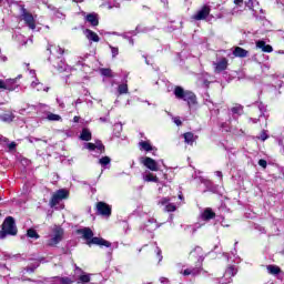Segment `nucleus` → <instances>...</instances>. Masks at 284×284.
Here are the masks:
<instances>
[{
  "label": "nucleus",
  "instance_id": "obj_1",
  "mask_svg": "<svg viewBox=\"0 0 284 284\" xmlns=\"http://www.w3.org/2000/svg\"><path fill=\"white\" fill-rule=\"evenodd\" d=\"M201 247H195L193 251L190 252L189 258L191 261H195V267H189L182 271L180 274L182 276H192L196 278V276H201V272H203V254Z\"/></svg>",
  "mask_w": 284,
  "mask_h": 284
},
{
  "label": "nucleus",
  "instance_id": "obj_30",
  "mask_svg": "<svg viewBox=\"0 0 284 284\" xmlns=\"http://www.w3.org/2000/svg\"><path fill=\"white\" fill-rule=\"evenodd\" d=\"M47 119L49 121H61V115L54 114V113H50V114H48Z\"/></svg>",
  "mask_w": 284,
  "mask_h": 284
},
{
  "label": "nucleus",
  "instance_id": "obj_47",
  "mask_svg": "<svg viewBox=\"0 0 284 284\" xmlns=\"http://www.w3.org/2000/svg\"><path fill=\"white\" fill-rule=\"evenodd\" d=\"M145 179H156V176H154L152 173H150V174L145 175Z\"/></svg>",
  "mask_w": 284,
  "mask_h": 284
},
{
  "label": "nucleus",
  "instance_id": "obj_49",
  "mask_svg": "<svg viewBox=\"0 0 284 284\" xmlns=\"http://www.w3.org/2000/svg\"><path fill=\"white\" fill-rule=\"evenodd\" d=\"M146 181L153 182V183H158V182H159V179H146Z\"/></svg>",
  "mask_w": 284,
  "mask_h": 284
},
{
  "label": "nucleus",
  "instance_id": "obj_44",
  "mask_svg": "<svg viewBox=\"0 0 284 284\" xmlns=\"http://www.w3.org/2000/svg\"><path fill=\"white\" fill-rule=\"evenodd\" d=\"M34 270H37V267H34V266H28L27 267V272L34 273Z\"/></svg>",
  "mask_w": 284,
  "mask_h": 284
},
{
  "label": "nucleus",
  "instance_id": "obj_21",
  "mask_svg": "<svg viewBox=\"0 0 284 284\" xmlns=\"http://www.w3.org/2000/svg\"><path fill=\"white\" fill-rule=\"evenodd\" d=\"M80 139L81 141H92V132H90V129H82Z\"/></svg>",
  "mask_w": 284,
  "mask_h": 284
},
{
  "label": "nucleus",
  "instance_id": "obj_57",
  "mask_svg": "<svg viewBox=\"0 0 284 284\" xmlns=\"http://www.w3.org/2000/svg\"><path fill=\"white\" fill-rule=\"evenodd\" d=\"M80 1H83V0H80Z\"/></svg>",
  "mask_w": 284,
  "mask_h": 284
},
{
  "label": "nucleus",
  "instance_id": "obj_39",
  "mask_svg": "<svg viewBox=\"0 0 284 284\" xmlns=\"http://www.w3.org/2000/svg\"><path fill=\"white\" fill-rule=\"evenodd\" d=\"M111 52H112V57H113V58L116 57V55H119V48H116V47H111Z\"/></svg>",
  "mask_w": 284,
  "mask_h": 284
},
{
  "label": "nucleus",
  "instance_id": "obj_6",
  "mask_svg": "<svg viewBox=\"0 0 284 284\" xmlns=\"http://www.w3.org/2000/svg\"><path fill=\"white\" fill-rule=\"evenodd\" d=\"M68 196H70V191L65 189L58 190L50 199V206L57 207V205H59V202L68 199Z\"/></svg>",
  "mask_w": 284,
  "mask_h": 284
},
{
  "label": "nucleus",
  "instance_id": "obj_19",
  "mask_svg": "<svg viewBox=\"0 0 284 284\" xmlns=\"http://www.w3.org/2000/svg\"><path fill=\"white\" fill-rule=\"evenodd\" d=\"M85 20L88 21V23L93 26V28H97V26H99V16H97V13L87 14Z\"/></svg>",
  "mask_w": 284,
  "mask_h": 284
},
{
  "label": "nucleus",
  "instance_id": "obj_27",
  "mask_svg": "<svg viewBox=\"0 0 284 284\" xmlns=\"http://www.w3.org/2000/svg\"><path fill=\"white\" fill-rule=\"evenodd\" d=\"M118 92H119V94H128V92H129L128 83L119 84Z\"/></svg>",
  "mask_w": 284,
  "mask_h": 284
},
{
  "label": "nucleus",
  "instance_id": "obj_52",
  "mask_svg": "<svg viewBox=\"0 0 284 284\" xmlns=\"http://www.w3.org/2000/svg\"><path fill=\"white\" fill-rule=\"evenodd\" d=\"M21 77H22V75L20 74V75H18V77L16 78V83H17V79H21Z\"/></svg>",
  "mask_w": 284,
  "mask_h": 284
},
{
  "label": "nucleus",
  "instance_id": "obj_23",
  "mask_svg": "<svg viewBox=\"0 0 284 284\" xmlns=\"http://www.w3.org/2000/svg\"><path fill=\"white\" fill-rule=\"evenodd\" d=\"M100 74H102V77H108V79H114V73H112V69L110 68L100 69Z\"/></svg>",
  "mask_w": 284,
  "mask_h": 284
},
{
  "label": "nucleus",
  "instance_id": "obj_12",
  "mask_svg": "<svg viewBox=\"0 0 284 284\" xmlns=\"http://www.w3.org/2000/svg\"><path fill=\"white\" fill-rule=\"evenodd\" d=\"M19 88L17 80H0V90H8L9 92H14V89Z\"/></svg>",
  "mask_w": 284,
  "mask_h": 284
},
{
  "label": "nucleus",
  "instance_id": "obj_7",
  "mask_svg": "<svg viewBox=\"0 0 284 284\" xmlns=\"http://www.w3.org/2000/svg\"><path fill=\"white\" fill-rule=\"evenodd\" d=\"M68 196H70V191L65 189L58 190L50 199V206L57 207V205H59V202L68 199Z\"/></svg>",
  "mask_w": 284,
  "mask_h": 284
},
{
  "label": "nucleus",
  "instance_id": "obj_55",
  "mask_svg": "<svg viewBox=\"0 0 284 284\" xmlns=\"http://www.w3.org/2000/svg\"><path fill=\"white\" fill-rule=\"evenodd\" d=\"M2 0H0V3H1Z\"/></svg>",
  "mask_w": 284,
  "mask_h": 284
},
{
  "label": "nucleus",
  "instance_id": "obj_43",
  "mask_svg": "<svg viewBox=\"0 0 284 284\" xmlns=\"http://www.w3.org/2000/svg\"><path fill=\"white\" fill-rule=\"evenodd\" d=\"M234 4L240 6L241 8V6H243V0H234Z\"/></svg>",
  "mask_w": 284,
  "mask_h": 284
},
{
  "label": "nucleus",
  "instance_id": "obj_33",
  "mask_svg": "<svg viewBox=\"0 0 284 284\" xmlns=\"http://www.w3.org/2000/svg\"><path fill=\"white\" fill-rule=\"evenodd\" d=\"M2 120L6 121L7 123H12V121H14V115L6 114L3 115Z\"/></svg>",
  "mask_w": 284,
  "mask_h": 284
},
{
  "label": "nucleus",
  "instance_id": "obj_54",
  "mask_svg": "<svg viewBox=\"0 0 284 284\" xmlns=\"http://www.w3.org/2000/svg\"><path fill=\"white\" fill-rule=\"evenodd\" d=\"M179 199H183V195H179Z\"/></svg>",
  "mask_w": 284,
  "mask_h": 284
},
{
  "label": "nucleus",
  "instance_id": "obj_29",
  "mask_svg": "<svg viewBox=\"0 0 284 284\" xmlns=\"http://www.w3.org/2000/svg\"><path fill=\"white\" fill-rule=\"evenodd\" d=\"M165 212H176V205L174 203H168V205H165L164 207Z\"/></svg>",
  "mask_w": 284,
  "mask_h": 284
},
{
  "label": "nucleus",
  "instance_id": "obj_4",
  "mask_svg": "<svg viewBox=\"0 0 284 284\" xmlns=\"http://www.w3.org/2000/svg\"><path fill=\"white\" fill-rule=\"evenodd\" d=\"M174 95L179 100L185 101L187 105H196V94L192 91H185L182 87H175Z\"/></svg>",
  "mask_w": 284,
  "mask_h": 284
},
{
  "label": "nucleus",
  "instance_id": "obj_13",
  "mask_svg": "<svg viewBox=\"0 0 284 284\" xmlns=\"http://www.w3.org/2000/svg\"><path fill=\"white\" fill-rule=\"evenodd\" d=\"M142 163L148 170H151V172H159V163H156V160L146 156L142 160Z\"/></svg>",
  "mask_w": 284,
  "mask_h": 284
},
{
  "label": "nucleus",
  "instance_id": "obj_48",
  "mask_svg": "<svg viewBox=\"0 0 284 284\" xmlns=\"http://www.w3.org/2000/svg\"><path fill=\"white\" fill-rule=\"evenodd\" d=\"M159 261H163V255H161V250L158 251Z\"/></svg>",
  "mask_w": 284,
  "mask_h": 284
},
{
  "label": "nucleus",
  "instance_id": "obj_25",
  "mask_svg": "<svg viewBox=\"0 0 284 284\" xmlns=\"http://www.w3.org/2000/svg\"><path fill=\"white\" fill-rule=\"evenodd\" d=\"M27 236H28V239H36V240L41 239V235H39V233L34 229H29L27 231Z\"/></svg>",
  "mask_w": 284,
  "mask_h": 284
},
{
  "label": "nucleus",
  "instance_id": "obj_14",
  "mask_svg": "<svg viewBox=\"0 0 284 284\" xmlns=\"http://www.w3.org/2000/svg\"><path fill=\"white\" fill-rule=\"evenodd\" d=\"M256 48L262 50V52L271 53L274 52V48L271 44H267L264 40H258L255 43Z\"/></svg>",
  "mask_w": 284,
  "mask_h": 284
},
{
  "label": "nucleus",
  "instance_id": "obj_11",
  "mask_svg": "<svg viewBox=\"0 0 284 284\" xmlns=\"http://www.w3.org/2000/svg\"><path fill=\"white\" fill-rule=\"evenodd\" d=\"M210 12H212V9L210 8V6L204 4L201 10H199L196 12V14L193 16V19L195 21H203L205 20L207 17H210Z\"/></svg>",
  "mask_w": 284,
  "mask_h": 284
},
{
  "label": "nucleus",
  "instance_id": "obj_28",
  "mask_svg": "<svg viewBox=\"0 0 284 284\" xmlns=\"http://www.w3.org/2000/svg\"><path fill=\"white\" fill-rule=\"evenodd\" d=\"M112 162V159H110V156H102L99 160L100 165H102V168H105V165H110V163Z\"/></svg>",
  "mask_w": 284,
  "mask_h": 284
},
{
  "label": "nucleus",
  "instance_id": "obj_2",
  "mask_svg": "<svg viewBox=\"0 0 284 284\" xmlns=\"http://www.w3.org/2000/svg\"><path fill=\"white\" fill-rule=\"evenodd\" d=\"M78 234H82L83 239L87 241V245L89 247L91 245H99V247H112V242L103 239V237H94V232H92V229L84 227L78 230Z\"/></svg>",
  "mask_w": 284,
  "mask_h": 284
},
{
  "label": "nucleus",
  "instance_id": "obj_5",
  "mask_svg": "<svg viewBox=\"0 0 284 284\" xmlns=\"http://www.w3.org/2000/svg\"><path fill=\"white\" fill-rule=\"evenodd\" d=\"M20 19L21 21H24V24L29 30H37V20L34 19V16L26 9V7L21 8Z\"/></svg>",
  "mask_w": 284,
  "mask_h": 284
},
{
  "label": "nucleus",
  "instance_id": "obj_38",
  "mask_svg": "<svg viewBox=\"0 0 284 284\" xmlns=\"http://www.w3.org/2000/svg\"><path fill=\"white\" fill-rule=\"evenodd\" d=\"M257 163H258L260 168H263L264 170H265V168H267V161L264 159L258 160Z\"/></svg>",
  "mask_w": 284,
  "mask_h": 284
},
{
  "label": "nucleus",
  "instance_id": "obj_41",
  "mask_svg": "<svg viewBox=\"0 0 284 284\" xmlns=\"http://www.w3.org/2000/svg\"><path fill=\"white\" fill-rule=\"evenodd\" d=\"M8 149H9L10 151L17 150V143H16V142H11L10 144H8Z\"/></svg>",
  "mask_w": 284,
  "mask_h": 284
},
{
  "label": "nucleus",
  "instance_id": "obj_45",
  "mask_svg": "<svg viewBox=\"0 0 284 284\" xmlns=\"http://www.w3.org/2000/svg\"><path fill=\"white\" fill-rule=\"evenodd\" d=\"M79 121H81V116L75 115V116L73 118V123H79Z\"/></svg>",
  "mask_w": 284,
  "mask_h": 284
},
{
  "label": "nucleus",
  "instance_id": "obj_46",
  "mask_svg": "<svg viewBox=\"0 0 284 284\" xmlns=\"http://www.w3.org/2000/svg\"><path fill=\"white\" fill-rule=\"evenodd\" d=\"M174 123L175 125H183V122L181 121V119H175Z\"/></svg>",
  "mask_w": 284,
  "mask_h": 284
},
{
  "label": "nucleus",
  "instance_id": "obj_53",
  "mask_svg": "<svg viewBox=\"0 0 284 284\" xmlns=\"http://www.w3.org/2000/svg\"><path fill=\"white\" fill-rule=\"evenodd\" d=\"M75 270H79V272H81V267L77 266Z\"/></svg>",
  "mask_w": 284,
  "mask_h": 284
},
{
  "label": "nucleus",
  "instance_id": "obj_35",
  "mask_svg": "<svg viewBox=\"0 0 284 284\" xmlns=\"http://www.w3.org/2000/svg\"><path fill=\"white\" fill-rule=\"evenodd\" d=\"M170 197H162L159 202L158 205H168L170 203Z\"/></svg>",
  "mask_w": 284,
  "mask_h": 284
},
{
  "label": "nucleus",
  "instance_id": "obj_17",
  "mask_svg": "<svg viewBox=\"0 0 284 284\" xmlns=\"http://www.w3.org/2000/svg\"><path fill=\"white\" fill-rule=\"evenodd\" d=\"M212 219H216V213L210 207L205 209L202 213V221H212Z\"/></svg>",
  "mask_w": 284,
  "mask_h": 284
},
{
  "label": "nucleus",
  "instance_id": "obj_3",
  "mask_svg": "<svg viewBox=\"0 0 284 284\" xmlns=\"http://www.w3.org/2000/svg\"><path fill=\"white\" fill-rule=\"evenodd\" d=\"M19 229H17V222L14 217L7 216L2 223V229L0 230V240L6 239L7 236H17Z\"/></svg>",
  "mask_w": 284,
  "mask_h": 284
},
{
  "label": "nucleus",
  "instance_id": "obj_24",
  "mask_svg": "<svg viewBox=\"0 0 284 284\" xmlns=\"http://www.w3.org/2000/svg\"><path fill=\"white\" fill-rule=\"evenodd\" d=\"M244 106L242 104H235L231 108L232 114H237V116H241L243 114Z\"/></svg>",
  "mask_w": 284,
  "mask_h": 284
},
{
  "label": "nucleus",
  "instance_id": "obj_20",
  "mask_svg": "<svg viewBox=\"0 0 284 284\" xmlns=\"http://www.w3.org/2000/svg\"><path fill=\"white\" fill-rule=\"evenodd\" d=\"M139 148H140V150H143L144 152H152V150H154V148L152 146V144L149 141H140Z\"/></svg>",
  "mask_w": 284,
  "mask_h": 284
},
{
  "label": "nucleus",
  "instance_id": "obj_26",
  "mask_svg": "<svg viewBox=\"0 0 284 284\" xmlns=\"http://www.w3.org/2000/svg\"><path fill=\"white\" fill-rule=\"evenodd\" d=\"M95 150L100 151V154H105V145L101 140L95 141Z\"/></svg>",
  "mask_w": 284,
  "mask_h": 284
},
{
  "label": "nucleus",
  "instance_id": "obj_18",
  "mask_svg": "<svg viewBox=\"0 0 284 284\" xmlns=\"http://www.w3.org/2000/svg\"><path fill=\"white\" fill-rule=\"evenodd\" d=\"M233 54L239 59H245L250 54V51L241 47H235V49L233 50Z\"/></svg>",
  "mask_w": 284,
  "mask_h": 284
},
{
  "label": "nucleus",
  "instance_id": "obj_40",
  "mask_svg": "<svg viewBox=\"0 0 284 284\" xmlns=\"http://www.w3.org/2000/svg\"><path fill=\"white\" fill-rule=\"evenodd\" d=\"M261 139H262V141H267V139H270V135H267V133L265 131H262Z\"/></svg>",
  "mask_w": 284,
  "mask_h": 284
},
{
  "label": "nucleus",
  "instance_id": "obj_37",
  "mask_svg": "<svg viewBox=\"0 0 284 284\" xmlns=\"http://www.w3.org/2000/svg\"><path fill=\"white\" fill-rule=\"evenodd\" d=\"M57 52H58V54H60V57H63V54H68L69 51L61 47H58Z\"/></svg>",
  "mask_w": 284,
  "mask_h": 284
},
{
  "label": "nucleus",
  "instance_id": "obj_50",
  "mask_svg": "<svg viewBox=\"0 0 284 284\" xmlns=\"http://www.w3.org/2000/svg\"><path fill=\"white\" fill-rule=\"evenodd\" d=\"M47 50H48V52H50V54H52V44H49V45L47 47Z\"/></svg>",
  "mask_w": 284,
  "mask_h": 284
},
{
  "label": "nucleus",
  "instance_id": "obj_31",
  "mask_svg": "<svg viewBox=\"0 0 284 284\" xmlns=\"http://www.w3.org/2000/svg\"><path fill=\"white\" fill-rule=\"evenodd\" d=\"M79 281L78 283H90V275L89 274H83L79 276Z\"/></svg>",
  "mask_w": 284,
  "mask_h": 284
},
{
  "label": "nucleus",
  "instance_id": "obj_32",
  "mask_svg": "<svg viewBox=\"0 0 284 284\" xmlns=\"http://www.w3.org/2000/svg\"><path fill=\"white\" fill-rule=\"evenodd\" d=\"M226 274H229V276H236V268H234V266H229L226 268Z\"/></svg>",
  "mask_w": 284,
  "mask_h": 284
},
{
  "label": "nucleus",
  "instance_id": "obj_15",
  "mask_svg": "<svg viewBox=\"0 0 284 284\" xmlns=\"http://www.w3.org/2000/svg\"><path fill=\"white\" fill-rule=\"evenodd\" d=\"M84 34L89 41H93L94 43H99V41H101V38H99V34H97V32L90 29H85Z\"/></svg>",
  "mask_w": 284,
  "mask_h": 284
},
{
  "label": "nucleus",
  "instance_id": "obj_22",
  "mask_svg": "<svg viewBox=\"0 0 284 284\" xmlns=\"http://www.w3.org/2000/svg\"><path fill=\"white\" fill-rule=\"evenodd\" d=\"M266 270L268 274H272L273 276H277V274H281V268L277 265H267Z\"/></svg>",
  "mask_w": 284,
  "mask_h": 284
},
{
  "label": "nucleus",
  "instance_id": "obj_9",
  "mask_svg": "<svg viewBox=\"0 0 284 284\" xmlns=\"http://www.w3.org/2000/svg\"><path fill=\"white\" fill-rule=\"evenodd\" d=\"M230 65V60L227 58H221L217 62L213 63L215 74H221L225 72Z\"/></svg>",
  "mask_w": 284,
  "mask_h": 284
},
{
  "label": "nucleus",
  "instance_id": "obj_42",
  "mask_svg": "<svg viewBox=\"0 0 284 284\" xmlns=\"http://www.w3.org/2000/svg\"><path fill=\"white\" fill-rule=\"evenodd\" d=\"M245 6H246L247 8H254V0H247V1L245 2Z\"/></svg>",
  "mask_w": 284,
  "mask_h": 284
},
{
  "label": "nucleus",
  "instance_id": "obj_36",
  "mask_svg": "<svg viewBox=\"0 0 284 284\" xmlns=\"http://www.w3.org/2000/svg\"><path fill=\"white\" fill-rule=\"evenodd\" d=\"M87 150H89L90 152H94V150H97L95 143H87Z\"/></svg>",
  "mask_w": 284,
  "mask_h": 284
},
{
  "label": "nucleus",
  "instance_id": "obj_16",
  "mask_svg": "<svg viewBox=\"0 0 284 284\" xmlns=\"http://www.w3.org/2000/svg\"><path fill=\"white\" fill-rule=\"evenodd\" d=\"M183 139H184V143H186V145H194V141H196V139H199V136L194 135V133H192V132H186L183 134Z\"/></svg>",
  "mask_w": 284,
  "mask_h": 284
},
{
  "label": "nucleus",
  "instance_id": "obj_34",
  "mask_svg": "<svg viewBox=\"0 0 284 284\" xmlns=\"http://www.w3.org/2000/svg\"><path fill=\"white\" fill-rule=\"evenodd\" d=\"M60 283L61 284H72V283H74V280H72L70 277H61Z\"/></svg>",
  "mask_w": 284,
  "mask_h": 284
},
{
  "label": "nucleus",
  "instance_id": "obj_8",
  "mask_svg": "<svg viewBox=\"0 0 284 284\" xmlns=\"http://www.w3.org/2000/svg\"><path fill=\"white\" fill-rule=\"evenodd\" d=\"M63 234H64L63 229L61 226H55L53 229V237L48 240L47 245L49 247H54L59 245V243L63 241Z\"/></svg>",
  "mask_w": 284,
  "mask_h": 284
},
{
  "label": "nucleus",
  "instance_id": "obj_51",
  "mask_svg": "<svg viewBox=\"0 0 284 284\" xmlns=\"http://www.w3.org/2000/svg\"><path fill=\"white\" fill-rule=\"evenodd\" d=\"M217 176L223 178V173L221 171H217Z\"/></svg>",
  "mask_w": 284,
  "mask_h": 284
},
{
  "label": "nucleus",
  "instance_id": "obj_10",
  "mask_svg": "<svg viewBox=\"0 0 284 284\" xmlns=\"http://www.w3.org/2000/svg\"><path fill=\"white\" fill-rule=\"evenodd\" d=\"M97 211L100 216H112V206L105 202H98Z\"/></svg>",
  "mask_w": 284,
  "mask_h": 284
},
{
  "label": "nucleus",
  "instance_id": "obj_56",
  "mask_svg": "<svg viewBox=\"0 0 284 284\" xmlns=\"http://www.w3.org/2000/svg\"><path fill=\"white\" fill-rule=\"evenodd\" d=\"M0 141H1V136H0Z\"/></svg>",
  "mask_w": 284,
  "mask_h": 284
}]
</instances>
